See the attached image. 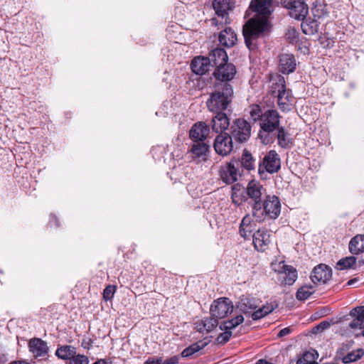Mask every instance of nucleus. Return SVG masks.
<instances>
[{
  "label": "nucleus",
  "instance_id": "22",
  "mask_svg": "<svg viewBox=\"0 0 364 364\" xmlns=\"http://www.w3.org/2000/svg\"><path fill=\"white\" fill-rule=\"evenodd\" d=\"M216 115L212 119V129L214 132L219 133L225 130L229 124V119L228 118L226 114L223 112V111L220 112H215Z\"/></svg>",
  "mask_w": 364,
  "mask_h": 364
},
{
  "label": "nucleus",
  "instance_id": "25",
  "mask_svg": "<svg viewBox=\"0 0 364 364\" xmlns=\"http://www.w3.org/2000/svg\"><path fill=\"white\" fill-rule=\"evenodd\" d=\"M210 146L206 143L202 141H193L191 147L190 153L193 159H205L207 154L209 152Z\"/></svg>",
  "mask_w": 364,
  "mask_h": 364
},
{
  "label": "nucleus",
  "instance_id": "3",
  "mask_svg": "<svg viewBox=\"0 0 364 364\" xmlns=\"http://www.w3.org/2000/svg\"><path fill=\"white\" fill-rule=\"evenodd\" d=\"M281 212V204L278 197L268 196L264 203H255L252 207V214L256 222L261 223L266 218L276 219Z\"/></svg>",
  "mask_w": 364,
  "mask_h": 364
},
{
  "label": "nucleus",
  "instance_id": "15",
  "mask_svg": "<svg viewBox=\"0 0 364 364\" xmlns=\"http://www.w3.org/2000/svg\"><path fill=\"white\" fill-rule=\"evenodd\" d=\"M270 234L266 229H259L252 235L253 245L256 250L264 252L270 243Z\"/></svg>",
  "mask_w": 364,
  "mask_h": 364
},
{
  "label": "nucleus",
  "instance_id": "41",
  "mask_svg": "<svg viewBox=\"0 0 364 364\" xmlns=\"http://www.w3.org/2000/svg\"><path fill=\"white\" fill-rule=\"evenodd\" d=\"M255 226H251V225H240V230L239 232L245 239H248L252 235V233L253 230H255Z\"/></svg>",
  "mask_w": 364,
  "mask_h": 364
},
{
  "label": "nucleus",
  "instance_id": "1",
  "mask_svg": "<svg viewBox=\"0 0 364 364\" xmlns=\"http://www.w3.org/2000/svg\"><path fill=\"white\" fill-rule=\"evenodd\" d=\"M272 0H252L249 9L255 12L244 25L242 33L247 47L250 50L256 48L258 38L269 31L268 17L272 11Z\"/></svg>",
  "mask_w": 364,
  "mask_h": 364
},
{
  "label": "nucleus",
  "instance_id": "19",
  "mask_svg": "<svg viewBox=\"0 0 364 364\" xmlns=\"http://www.w3.org/2000/svg\"><path fill=\"white\" fill-rule=\"evenodd\" d=\"M350 316L353 320L348 326L352 330H360L364 336V306H357L350 311Z\"/></svg>",
  "mask_w": 364,
  "mask_h": 364
},
{
  "label": "nucleus",
  "instance_id": "51",
  "mask_svg": "<svg viewBox=\"0 0 364 364\" xmlns=\"http://www.w3.org/2000/svg\"><path fill=\"white\" fill-rule=\"evenodd\" d=\"M178 363V358L177 356H173L166 360L163 359L164 364H176Z\"/></svg>",
  "mask_w": 364,
  "mask_h": 364
},
{
  "label": "nucleus",
  "instance_id": "50",
  "mask_svg": "<svg viewBox=\"0 0 364 364\" xmlns=\"http://www.w3.org/2000/svg\"><path fill=\"white\" fill-rule=\"evenodd\" d=\"M328 327H330V323L326 321H324L321 322L317 326H316V328L317 331H321L328 328Z\"/></svg>",
  "mask_w": 364,
  "mask_h": 364
},
{
  "label": "nucleus",
  "instance_id": "45",
  "mask_svg": "<svg viewBox=\"0 0 364 364\" xmlns=\"http://www.w3.org/2000/svg\"><path fill=\"white\" fill-rule=\"evenodd\" d=\"M252 215L251 216L250 214H247L245 215V217L242 218L240 225H251V226H255L254 221L252 219Z\"/></svg>",
  "mask_w": 364,
  "mask_h": 364
},
{
  "label": "nucleus",
  "instance_id": "55",
  "mask_svg": "<svg viewBox=\"0 0 364 364\" xmlns=\"http://www.w3.org/2000/svg\"><path fill=\"white\" fill-rule=\"evenodd\" d=\"M358 281V278L351 279L347 282L346 286H352L355 284Z\"/></svg>",
  "mask_w": 364,
  "mask_h": 364
},
{
  "label": "nucleus",
  "instance_id": "44",
  "mask_svg": "<svg viewBox=\"0 0 364 364\" xmlns=\"http://www.w3.org/2000/svg\"><path fill=\"white\" fill-rule=\"evenodd\" d=\"M114 296V286L108 285L104 290L103 298L105 301H109L112 304V299Z\"/></svg>",
  "mask_w": 364,
  "mask_h": 364
},
{
  "label": "nucleus",
  "instance_id": "21",
  "mask_svg": "<svg viewBox=\"0 0 364 364\" xmlns=\"http://www.w3.org/2000/svg\"><path fill=\"white\" fill-rule=\"evenodd\" d=\"M213 9L218 17H221L227 22L228 12L235 7L234 0H215L213 4Z\"/></svg>",
  "mask_w": 364,
  "mask_h": 364
},
{
  "label": "nucleus",
  "instance_id": "46",
  "mask_svg": "<svg viewBox=\"0 0 364 364\" xmlns=\"http://www.w3.org/2000/svg\"><path fill=\"white\" fill-rule=\"evenodd\" d=\"M287 36L289 39L291 40V41L293 43L294 41H297L298 36L296 31L294 28H290L288 30V32L287 33Z\"/></svg>",
  "mask_w": 364,
  "mask_h": 364
},
{
  "label": "nucleus",
  "instance_id": "4",
  "mask_svg": "<svg viewBox=\"0 0 364 364\" xmlns=\"http://www.w3.org/2000/svg\"><path fill=\"white\" fill-rule=\"evenodd\" d=\"M272 92L273 94L277 93V103L279 109L283 111H289L293 102V97L290 90L286 87L285 80L282 76H277V78L272 81Z\"/></svg>",
  "mask_w": 364,
  "mask_h": 364
},
{
  "label": "nucleus",
  "instance_id": "31",
  "mask_svg": "<svg viewBox=\"0 0 364 364\" xmlns=\"http://www.w3.org/2000/svg\"><path fill=\"white\" fill-rule=\"evenodd\" d=\"M244 321V317L242 315H238L235 318H233L230 320L225 321L223 322L220 325V330H227L230 331L232 328H235L237 326H239L240 323H242Z\"/></svg>",
  "mask_w": 364,
  "mask_h": 364
},
{
  "label": "nucleus",
  "instance_id": "20",
  "mask_svg": "<svg viewBox=\"0 0 364 364\" xmlns=\"http://www.w3.org/2000/svg\"><path fill=\"white\" fill-rule=\"evenodd\" d=\"M296 66L295 57L292 54L283 53L279 55V70L283 74L293 73Z\"/></svg>",
  "mask_w": 364,
  "mask_h": 364
},
{
  "label": "nucleus",
  "instance_id": "12",
  "mask_svg": "<svg viewBox=\"0 0 364 364\" xmlns=\"http://www.w3.org/2000/svg\"><path fill=\"white\" fill-rule=\"evenodd\" d=\"M287 8L290 16L297 20H304L309 13L308 5L303 0H291Z\"/></svg>",
  "mask_w": 364,
  "mask_h": 364
},
{
  "label": "nucleus",
  "instance_id": "5",
  "mask_svg": "<svg viewBox=\"0 0 364 364\" xmlns=\"http://www.w3.org/2000/svg\"><path fill=\"white\" fill-rule=\"evenodd\" d=\"M279 115L277 110L269 109L262 114V117L259 121L261 130L259 136L262 143L267 144L269 142L268 134L274 132L279 127Z\"/></svg>",
  "mask_w": 364,
  "mask_h": 364
},
{
  "label": "nucleus",
  "instance_id": "52",
  "mask_svg": "<svg viewBox=\"0 0 364 364\" xmlns=\"http://www.w3.org/2000/svg\"><path fill=\"white\" fill-rule=\"evenodd\" d=\"M291 332V329L289 327L284 328L278 333L279 337H284L289 335Z\"/></svg>",
  "mask_w": 364,
  "mask_h": 364
},
{
  "label": "nucleus",
  "instance_id": "13",
  "mask_svg": "<svg viewBox=\"0 0 364 364\" xmlns=\"http://www.w3.org/2000/svg\"><path fill=\"white\" fill-rule=\"evenodd\" d=\"M332 277V269L327 265L320 264L311 272V279L314 284L327 283Z\"/></svg>",
  "mask_w": 364,
  "mask_h": 364
},
{
  "label": "nucleus",
  "instance_id": "36",
  "mask_svg": "<svg viewBox=\"0 0 364 364\" xmlns=\"http://www.w3.org/2000/svg\"><path fill=\"white\" fill-rule=\"evenodd\" d=\"M301 26L304 33L306 35H312L317 32L318 30V24L315 21L309 22L303 21Z\"/></svg>",
  "mask_w": 364,
  "mask_h": 364
},
{
  "label": "nucleus",
  "instance_id": "39",
  "mask_svg": "<svg viewBox=\"0 0 364 364\" xmlns=\"http://www.w3.org/2000/svg\"><path fill=\"white\" fill-rule=\"evenodd\" d=\"M89 362L87 356L76 353L66 364H89Z\"/></svg>",
  "mask_w": 364,
  "mask_h": 364
},
{
  "label": "nucleus",
  "instance_id": "11",
  "mask_svg": "<svg viewBox=\"0 0 364 364\" xmlns=\"http://www.w3.org/2000/svg\"><path fill=\"white\" fill-rule=\"evenodd\" d=\"M235 74V66L228 63L216 67L213 72V76L220 83H228L234 78Z\"/></svg>",
  "mask_w": 364,
  "mask_h": 364
},
{
  "label": "nucleus",
  "instance_id": "30",
  "mask_svg": "<svg viewBox=\"0 0 364 364\" xmlns=\"http://www.w3.org/2000/svg\"><path fill=\"white\" fill-rule=\"evenodd\" d=\"M277 306V305L275 304L267 303L257 311H254L252 314V318L253 320H259L271 313Z\"/></svg>",
  "mask_w": 364,
  "mask_h": 364
},
{
  "label": "nucleus",
  "instance_id": "53",
  "mask_svg": "<svg viewBox=\"0 0 364 364\" xmlns=\"http://www.w3.org/2000/svg\"><path fill=\"white\" fill-rule=\"evenodd\" d=\"M203 319L195 323V326H196L195 328L197 330V331L200 332V333L205 332V328H203Z\"/></svg>",
  "mask_w": 364,
  "mask_h": 364
},
{
  "label": "nucleus",
  "instance_id": "40",
  "mask_svg": "<svg viewBox=\"0 0 364 364\" xmlns=\"http://www.w3.org/2000/svg\"><path fill=\"white\" fill-rule=\"evenodd\" d=\"M277 139L279 146H281L283 148H287L290 143V141L287 137L286 133L283 127L279 128Z\"/></svg>",
  "mask_w": 364,
  "mask_h": 364
},
{
  "label": "nucleus",
  "instance_id": "28",
  "mask_svg": "<svg viewBox=\"0 0 364 364\" xmlns=\"http://www.w3.org/2000/svg\"><path fill=\"white\" fill-rule=\"evenodd\" d=\"M349 251L353 255L364 252V235H357L353 237L348 245Z\"/></svg>",
  "mask_w": 364,
  "mask_h": 364
},
{
  "label": "nucleus",
  "instance_id": "43",
  "mask_svg": "<svg viewBox=\"0 0 364 364\" xmlns=\"http://www.w3.org/2000/svg\"><path fill=\"white\" fill-rule=\"evenodd\" d=\"M225 331L220 333L217 337V342L220 344H224L227 343L232 336L231 331L224 330Z\"/></svg>",
  "mask_w": 364,
  "mask_h": 364
},
{
  "label": "nucleus",
  "instance_id": "33",
  "mask_svg": "<svg viewBox=\"0 0 364 364\" xmlns=\"http://www.w3.org/2000/svg\"><path fill=\"white\" fill-rule=\"evenodd\" d=\"M205 346L206 343L203 341L194 343L182 351L181 356L184 358L191 356L194 353L202 350Z\"/></svg>",
  "mask_w": 364,
  "mask_h": 364
},
{
  "label": "nucleus",
  "instance_id": "8",
  "mask_svg": "<svg viewBox=\"0 0 364 364\" xmlns=\"http://www.w3.org/2000/svg\"><path fill=\"white\" fill-rule=\"evenodd\" d=\"M239 162L230 161L224 166H220L219 175L220 179L226 184H232L236 182L241 176Z\"/></svg>",
  "mask_w": 364,
  "mask_h": 364
},
{
  "label": "nucleus",
  "instance_id": "34",
  "mask_svg": "<svg viewBox=\"0 0 364 364\" xmlns=\"http://www.w3.org/2000/svg\"><path fill=\"white\" fill-rule=\"evenodd\" d=\"M315 291V288L312 285H304L301 287L297 292L296 297L298 300L304 301L309 298V296Z\"/></svg>",
  "mask_w": 364,
  "mask_h": 364
},
{
  "label": "nucleus",
  "instance_id": "27",
  "mask_svg": "<svg viewBox=\"0 0 364 364\" xmlns=\"http://www.w3.org/2000/svg\"><path fill=\"white\" fill-rule=\"evenodd\" d=\"M220 43L225 47L233 46L237 41V36L230 28H225L219 34Z\"/></svg>",
  "mask_w": 364,
  "mask_h": 364
},
{
  "label": "nucleus",
  "instance_id": "42",
  "mask_svg": "<svg viewBox=\"0 0 364 364\" xmlns=\"http://www.w3.org/2000/svg\"><path fill=\"white\" fill-rule=\"evenodd\" d=\"M261 108L259 105H252L250 107V114L252 120L257 121L261 119L262 117Z\"/></svg>",
  "mask_w": 364,
  "mask_h": 364
},
{
  "label": "nucleus",
  "instance_id": "37",
  "mask_svg": "<svg viewBox=\"0 0 364 364\" xmlns=\"http://www.w3.org/2000/svg\"><path fill=\"white\" fill-rule=\"evenodd\" d=\"M296 364H318L314 352H306L297 360Z\"/></svg>",
  "mask_w": 364,
  "mask_h": 364
},
{
  "label": "nucleus",
  "instance_id": "16",
  "mask_svg": "<svg viewBox=\"0 0 364 364\" xmlns=\"http://www.w3.org/2000/svg\"><path fill=\"white\" fill-rule=\"evenodd\" d=\"M28 348L35 358H44L48 355L47 343L41 338H31L28 342Z\"/></svg>",
  "mask_w": 364,
  "mask_h": 364
},
{
  "label": "nucleus",
  "instance_id": "14",
  "mask_svg": "<svg viewBox=\"0 0 364 364\" xmlns=\"http://www.w3.org/2000/svg\"><path fill=\"white\" fill-rule=\"evenodd\" d=\"M245 193L248 198L251 199L254 203H261V197L265 193V188L259 181L253 179L247 183Z\"/></svg>",
  "mask_w": 364,
  "mask_h": 364
},
{
  "label": "nucleus",
  "instance_id": "9",
  "mask_svg": "<svg viewBox=\"0 0 364 364\" xmlns=\"http://www.w3.org/2000/svg\"><path fill=\"white\" fill-rule=\"evenodd\" d=\"M233 311L232 302L228 298H219L210 306V311L212 316L217 319L223 318Z\"/></svg>",
  "mask_w": 364,
  "mask_h": 364
},
{
  "label": "nucleus",
  "instance_id": "48",
  "mask_svg": "<svg viewBox=\"0 0 364 364\" xmlns=\"http://www.w3.org/2000/svg\"><path fill=\"white\" fill-rule=\"evenodd\" d=\"M144 364H164L162 358H149Z\"/></svg>",
  "mask_w": 364,
  "mask_h": 364
},
{
  "label": "nucleus",
  "instance_id": "54",
  "mask_svg": "<svg viewBox=\"0 0 364 364\" xmlns=\"http://www.w3.org/2000/svg\"><path fill=\"white\" fill-rule=\"evenodd\" d=\"M92 364H112V362L106 360L105 359H100Z\"/></svg>",
  "mask_w": 364,
  "mask_h": 364
},
{
  "label": "nucleus",
  "instance_id": "56",
  "mask_svg": "<svg viewBox=\"0 0 364 364\" xmlns=\"http://www.w3.org/2000/svg\"><path fill=\"white\" fill-rule=\"evenodd\" d=\"M10 364H29L28 363L26 362V361H16V362H13Z\"/></svg>",
  "mask_w": 364,
  "mask_h": 364
},
{
  "label": "nucleus",
  "instance_id": "29",
  "mask_svg": "<svg viewBox=\"0 0 364 364\" xmlns=\"http://www.w3.org/2000/svg\"><path fill=\"white\" fill-rule=\"evenodd\" d=\"M77 353L75 347L73 346H61L55 351V355L61 360L69 361Z\"/></svg>",
  "mask_w": 364,
  "mask_h": 364
},
{
  "label": "nucleus",
  "instance_id": "24",
  "mask_svg": "<svg viewBox=\"0 0 364 364\" xmlns=\"http://www.w3.org/2000/svg\"><path fill=\"white\" fill-rule=\"evenodd\" d=\"M208 58L210 59L212 66H215V68L227 63L228 60V56L225 50L218 48L213 49L210 52Z\"/></svg>",
  "mask_w": 364,
  "mask_h": 364
},
{
  "label": "nucleus",
  "instance_id": "47",
  "mask_svg": "<svg viewBox=\"0 0 364 364\" xmlns=\"http://www.w3.org/2000/svg\"><path fill=\"white\" fill-rule=\"evenodd\" d=\"M231 198H232V203L237 205H240L243 200V198L242 196H239L235 191L232 193Z\"/></svg>",
  "mask_w": 364,
  "mask_h": 364
},
{
  "label": "nucleus",
  "instance_id": "2",
  "mask_svg": "<svg viewBox=\"0 0 364 364\" xmlns=\"http://www.w3.org/2000/svg\"><path fill=\"white\" fill-rule=\"evenodd\" d=\"M233 89L229 83H215L206 102L210 112L225 111L233 99Z\"/></svg>",
  "mask_w": 364,
  "mask_h": 364
},
{
  "label": "nucleus",
  "instance_id": "38",
  "mask_svg": "<svg viewBox=\"0 0 364 364\" xmlns=\"http://www.w3.org/2000/svg\"><path fill=\"white\" fill-rule=\"evenodd\" d=\"M203 328H205L206 333L212 331L218 325V319L212 316L211 317L203 319Z\"/></svg>",
  "mask_w": 364,
  "mask_h": 364
},
{
  "label": "nucleus",
  "instance_id": "49",
  "mask_svg": "<svg viewBox=\"0 0 364 364\" xmlns=\"http://www.w3.org/2000/svg\"><path fill=\"white\" fill-rule=\"evenodd\" d=\"M363 354V350H359L358 351V354L357 355H355L353 353L349 354L347 356V358H346L348 359L349 361L353 362V361H355L356 360L360 358Z\"/></svg>",
  "mask_w": 364,
  "mask_h": 364
},
{
  "label": "nucleus",
  "instance_id": "10",
  "mask_svg": "<svg viewBox=\"0 0 364 364\" xmlns=\"http://www.w3.org/2000/svg\"><path fill=\"white\" fill-rule=\"evenodd\" d=\"M214 149L220 156H228L233 149L232 139L228 133L218 135L213 144Z\"/></svg>",
  "mask_w": 364,
  "mask_h": 364
},
{
  "label": "nucleus",
  "instance_id": "35",
  "mask_svg": "<svg viewBox=\"0 0 364 364\" xmlns=\"http://www.w3.org/2000/svg\"><path fill=\"white\" fill-rule=\"evenodd\" d=\"M356 262V258L354 256L346 257L341 259L336 264V267L339 270L346 269L351 268Z\"/></svg>",
  "mask_w": 364,
  "mask_h": 364
},
{
  "label": "nucleus",
  "instance_id": "17",
  "mask_svg": "<svg viewBox=\"0 0 364 364\" xmlns=\"http://www.w3.org/2000/svg\"><path fill=\"white\" fill-rule=\"evenodd\" d=\"M278 276L281 284L292 285L297 279V272L292 266L282 264L281 269L278 271Z\"/></svg>",
  "mask_w": 364,
  "mask_h": 364
},
{
  "label": "nucleus",
  "instance_id": "18",
  "mask_svg": "<svg viewBox=\"0 0 364 364\" xmlns=\"http://www.w3.org/2000/svg\"><path fill=\"white\" fill-rule=\"evenodd\" d=\"M210 132L209 127L205 122L195 123L189 132V136L193 141H204Z\"/></svg>",
  "mask_w": 364,
  "mask_h": 364
},
{
  "label": "nucleus",
  "instance_id": "7",
  "mask_svg": "<svg viewBox=\"0 0 364 364\" xmlns=\"http://www.w3.org/2000/svg\"><path fill=\"white\" fill-rule=\"evenodd\" d=\"M281 167V160L274 150H271L265 154L262 161L259 164L258 172L259 175L268 172L274 173L278 172Z\"/></svg>",
  "mask_w": 364,
  "mask_h": 364
},
{
  "label": "nucleus",
  "instance_id": "26",
  "mask_svg": "<svg viewBox=\"0 0 364 364\" xmlns=\"http://www.w3.org/2000/svg\"><path fill=\"white\" fill-rule=\"evenodd\" d=\"M257 307V300L254 297L242 296L237 304V308L240 311L247 314H252Z\"/></svg>",
  "mask_w": 364,
  "mask_h": 364
},
{
  "label": "nucleus",
  "instance_id": "6",
  "mask_svg": "<svg viewBox=\"0 0 364 364\" xmlns=\"http://www.w3.org/2000/svg\"><path fill=\"white\" fill-rule=\"evenodd\" d=\"M231 139L235 141L243 143L246 141L250 136L251 127L250 124L244 119H236L230 126Z\"/></svg>",
  "mask_w": 364,
  "mask_h": 364
},
{
  "label": "nucleus",
  "instance_id": "57",
  "mask_svg": "<svg viewBox=\"0 0 364 364\" xmlns=\"http://www.w3.org/2000/svg\"><path fill=\"white\" fill-rule=\"evenodd\" d=\"M212 21H213V24L217 25V23H218V21L216 18H213V19H212Z\"/></svg>",
  "mask_w": 364,
  "mask_h": 364
},
{
  "label": "nucleus",
  "instance_id": "32",
  "mask_svg": "<svg viewBox=\"0 0 364 364\" xmlns=\"http://www.w3.org/2000/svg\"><path fill=\"white\" fill-rule=\"evenodd\" d=\"M241 164L244 168L248 171L255 168V161L252 154L246 149L243 151Z\"/></svg>",
  "mask_w": 364,
  "mask_h": 364
},
{
  "label": "nucleus",
  "instance_id": "23",
  "mask_svg": "<svg viewBox=\"0 0 364 364\" xmlns=\"http://www.w3.org/2000/svg\"><path fill=\"white\" fill-rule=\"evenodd\" d=\"M210 59L206 57H196L191 62V66L193 73L197 75L205 74L211 66Z\"/></svg>",
  "mask_w": 364,
  "mask_h": 364
}]
</instances>
